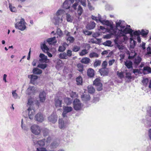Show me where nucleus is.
Wrapping results in <instances>:
<instances>
[{"instance_id": "7ed1b4c3", "label": "nucleus", "mask_w": 151, "mask_h": 151, "mask_svg": "<svg viewBox=\"0 0 151 151\" xmlns=\"http://www.w3.org/2000/svg\"><path fill=\"white\" fill-rule=\"evenodd\" d=\"M26 23L25 22L24 19L22 18L20 21L17 22L15 24V27L21 31L24 30L26 28Z\"/></svg>"}, {"instance_id": "dca6fc26", "label": "nucleus", "mask_w": 151, "mask_h": 151, "mask_svg": "<svg viewBox=\"0 0 151 151\" xmlns=\"http://www.w3.org/2000/svg\"><path fill=\"white\" fill-rule=\"evenodd\" d=\"M107 65V62L106 61H105L103 62L102 64V66L103 68L100 70V73L101 74V75L103 73L104 74H106L107 73V71L105 72H104L105 70H107L106 68Z\"/></svg>"}, {"instance_id": "603ef678", "label": "nucleus", "mask_w": 151, "mask_h": 151, "mask_svg": "<svg viewBox=\"0 0 151 151\" xmlns=\"http://www.w3.org/2000/svg\"><path fill=\"white\" fill-rule=\"evenodd\" d=\"M9 8L10 10L13 12H15L16 11V8L14 6H12V5L9 4Z\"/></svg>"}, {"instance_id": "69168bd1", "label": "nucleus", "mask_w": 151, "mask_h": 151, "mask_svg": "<svg viewBox=\"0 0 151 151\" xmlns=\"http://www.w3.org/2000/svg\"><path fill=\"white\" fill-rule=\"evenodd\" d=\"M67 41H68L70 42H73L74 40V38L72 37H69L67 39Z\"/></svg>"}, {"instance_id": "6e6d98bb", "label": "nucleus", "mask_w": 151, "mask_h": 151, "mask_svg": "<svg viewBox=\"0 0 151 151\" xmlns=\"http://www.w3.org/2000/svg\"><path fill=\"white\" fill-rule=\"evenodd\" d=\"M117 74L118 77L121 79H122L124 77L123 73V72H119V71H117Z\"/></svg>"}, {"instance_id": "58836bf2", "label": "nucleus", "mask_w": 151, "mask_h": 151, "mask_svg": "<svg viewBox=\"0 0 151 151\" xmlns=\"http://www.w3.org/2000/svg\"><path fill=\"white\" fill-rule=\"evenodd\" d=\"M88 92L90 93H94L95 91V88L92 86H88Z\"/></svg>"}, {"instance_id": "0e129e2a", "label": "nucleus", "mask_w": 151, "mask_h": 151, "mask_svg": "<svg viewBox=\"0 0 151 151\" xmlns=\"http://www.w3.org/2000/svg\"><path fill=\"white\" fill-rule=\"evenodd\" d=\"M100 40L98 39L95 38L93 40H92V42L93 43L98 44L100 42Z\"/></svg>"}, {"instance_id": "79ce46f5", "label": "nucleus", "mask_w": 151, "mask_h": 151, "mask_svg": "<svg viewBox=\"0 0 151 151\" xmlns=\"http://www.w3.org/2000/svg\"><path fill=\"white\" fill-rule=\"evenodd\" d=\"M34 99L32 97L29 98L28 100L27 105L31 106L33 104Z\"/></svg>"}, {"instance_id": "4468645a", "label": "nucleus", "mask_w": 151, "mask_h": 151, "mask_svg": "<svg viewBox=\"0 0 151 151\" xmlns=\"http://www.w3.org/2000/svg\"><path fill=\"white\" fill-rule=\"evenodd\" d=\"M132 60L135 66L136 67H137L140 63L142 60V58L139 56H136L133 58Z\"/></svg>"}, {"instance_id": "5fc2aeb1", "label": "nucleus", "mask_w": 151, "mask_h": 151, "mask_svg": "<svg viewBox=\"0 0 151 151\" xmlns=\"http://www.w3.org/2000/svg\"><path fill=\"white\" fill-rule=\"evenodd\" d=\"M21 127L22 128V129L24 130H27V128L25 126V124H23V120L22 119L21 120Z\"/></svg>"}, {"instance_id": "423d86ee", "label": "nucleus", "mask_w": 151, "mask_h": 151, "mask_svg": "<svg viewBox=\"0 0 151 151\" xmlns=\"http://www.w3.org/2000/svg\"><path fill=\"white\" fill-rule=\"evenodd\" d=\"M73 105L74 108L75 110H80L81 108V103L80 101L77 99L74 101Z\"/></svg>"}, {"instance_id": "39448f33", "label": "nucleus", "mask_w": 151, "mask_h": 151, "mask_svg": "<svg viewBox=\"0 0 151 151\" xmlns=\"http://www.w3.org/2000/svg\"><path fill=\"white\" fill-rule=\"evenodd\" d=\"M116 27H114L113 26L114 29H115L116 28L119 29L118 28L120 29H124L125 27V22L124 21H121V20H117L116 22Z\"/></svg>"}, {"instance_id": "338daca9", "label": "nucleus", "mask_w": 151, "mask_h": 151, "mask_svg": "<svg viewBox=\"0 0 151 151\" xmlns=\"http://www.w3.org/2000/svg\"><path fill=\"white\" fill-rule=\"evenodd\" d=\"M36 151H47L45 148H37Z\"/></svg>"}, {"instance_id": "f8f14e48", "label": "nucleus", "mask_w": 151, "mask_h": 151, "mask_svg": "<svg viewBox=\"0 0 151 151\" xmlns=\"http://www.w3.org/2000/svg\"><path fill=\"white\" fill-rule=\"evenodd\" d=\"M63 111L62 115L64 117L67 116L66 114L73 110V108L71 106H64L63 107Z\"/></svg>"}, {"instance_id": "052dcab7", "label": "nucleus", "mask_w": 151, "mask_h": 151, "mask_svg": "<svg viewBox=\"0 0 151 151\" xmlns=\"http://www.w3.org/2000/svg\"><path fill=\"white\" fill-rule=\"evenodd\" d=\"M56 32L59 36H61L62 35V31L60 28H58L57 29Z\"/></svg>"}, {"instance_id": "bf43d9fd", "label": "nucleus", "mask_w": 151, "mask_h": 151, "mask_svg": "<svg viewBox=\"0 0 151 151\" xmlns=\"http://www.w3.org/2000/svg\"><path fill=\"white\" fill-rule=\"evenodd\" d=\"M49 132V130L47 129H45L43 130V135L44 136H46Z\"/></svg>"}, {"instance_id": "4be33fe9", "label": "nucleus", "mask_w": 151, "mask_h": 151, "mask_svg": "<svg viewBox=\"0 0 151 151\" xmlns=\"http://www.w3.org/2000/svg\"><path fill=\"white\" fill-rule=\"evenodd\" d=\"M47 42L49 44L52 45H55L57 42V41L55 40V37L47 39Z\"/></svg>"}, {"instance_id": "13d9d810", "label": "nucleus", "mask_w": 151, "mask_h": 151, "mask_svg": "<svg viewBox=\"0 0 151 151\" xmlns=\"http://www.w3.org/2000/svg\"><path fill=\"white\" fill-rule=\"evenodd\" d=\"M51 140L52 138L51 137H48L47 138L46 141V145H49L50 144Z\"/></svg>"}, {"instance_id": "cd10ccee", "label": "nucleus", "mask_w": 151, "mask_h": 151, "mask_svg": "<svg viewBox=\"0 0 151 151\" xmlns=\"http://www.w3.org/2000/svg\"><path fill=\"white\" fill-rule=\"evenodd\" d=\"M62 101L59 99H55V105L56 107H60L62 106Z\"/></svg>"}, {"instance_id": "49530a36", "label": "nucleus", "mask_w": 151, "mask_h": 151, "mask_svg": "<svg viewBox=\"0 0 151 151\" xmlns=\"http://www.w3.org/2000/svg\"><path fill=\"white\" fill-rule=\"evenodd\" d=\"M16 90L13 91L12 92V95L13 97L15 99L17 98H20V97L18 95L17 93H16Z\"/></svg>"}, {"instance_id": "774afa93", "label": "nucleus", "mask_w": 151, "mask_h": 151, "mask_svg": "<svg viewBox=\"0 0 151 151\" xmlns=\"http://www.w3.org/2000/svg\"><path fill=\"white\" fill-rule=\"evenodd\" d=\"M116 47H118L119 49L121 50H122L124 48V46L122 45H119L117 44L116 45Z\"/></svg>"}, {"instance_id": "c756f323", "label": "nucleus", "mask_w": 151, "mask_h": 151, "mask_svg": "<svg viewBox=\"0 0 151 151\" xmlns=\"http://www.w3.org/2000/svg\"><path fill=\"white\" fill-rule=\"evenodd\" d=\"M39 146L42 147L44 146L46 144V141L45 139H43L38 141L36 144Z\"/></svg>"}, {"instance_id": "6e6552de", "label": "nucleus", "mask_w": 151, "mask_h": 151, "mask_svg": "<svg viewBox=\"0 0 151 151\" xmlns=\"http://www.w3.org/2000/svg\"><path fill=\"white\" fill-rule=\"evenodd\" d=\"M37 92L36 88L33 86H29L27 90L26 93L28 95H34Z\"/></svg>"}, {"instance_id": "473e14b6", "label": "nucleus", "mask_w": 151, "mask_h": 151, "mask_svg": "<svg viewBox=\"0 0 151 151\" xmlns=\"http://www.w3.org/2000/svg\"><path fill=\"white\" fill-rule=\"evenodd\" d=\"M146 72L147 73H151V68L148 66L144 67L143 69V72L145 74Z\"/></svg>"}, {"instance_id": "bb28decb", "label": "nucleus", "mask_w": 151, "mask_h": 151, "mask_svg": "<svg viewBox=\"0 0 151 151\" xmlns=\"http://www.w3.org/2000/svg\"><path fill=\"white\" fill-rule=\"evenodd\" d=\"M32 72L34 74L39 75L42 73V70L36 68L33 69Z\"/></svg>"}, {"instance_id": "e433bc0d", "label": "nucleus", "mask_w": 151, "mask_h": 151, "mask_svg": "<svg viewBox=\"0 0 151 151\" xmlns=\"http://www.w3.org/2000/svg\"><path fill=\"white\" fill-rule=\"evenodd\" d=\"M59 57L62 59H67L68 58L67 54L65 52L60 53L59 55Z\"/></svg>"}, {"instance_id": "a19ab883", "label": "nucleus", "mask_w": 151, "mask_h": 151, "mask_svg": "<svg viewBox=\"0 0 151 151\" xmlns=\"http://www.w3.org/2000/svg\"><path fill=\"white\" fill-rule=\"evenodd\" d=\"M149 32V31L146 29H142L141 31V35L144 37L146 36L148 34Z\"/></svg>"}, {"instance_id": "de8ad7c7", "label": "nucleus", "mask_w": 151, "mask_h": 151, "mask_svg": "<svg viewBox=\"0 0 151 151\" xmlns=\"http://www.w3.org/2000/svg\"><path fill=\"white\" fill-rule=\"evenodd\" d=\"M101 63V60H96L94 63V66L95 67H96L97 66L100 65Z\"/></svg>"}, {"instance_id": "9b49d317", "label": "nucleus", "mask_w": 151, "mask_h": 151, "mask_svg": "<svg viewBox=\"0 0 151 151\" xmlns=\"http://www.w3.org/2000/svg\"><path fill=\"white\" fill-rule=\"evenodd\" d=\"M35 118L36 121L39 122H42L44 120V116L40 112L35 115Z\"/></svg>"}, {"instance_id": "1a4fd4ad", "label": "nucleus", "mask_w": 151, "mask_h": 151, "mask_svg": "<svg viewBox=\"0 0 151 151\" xmlns=\"http://www.w3.org/2000/svg\"><path fill=\"white\" fill-rule=\"evenodd\" d=\"M27 110L28 112L29 118H27V119H29L31 120L32 119L35 114V110L32 108V106H29Z\"/></svg>"}, {"instance_id": "a878e982", "label": "nucleus", "mask_w": 151, "mask_h": 151, "mask_svg": "<svg viewBox=\"0 0 151 151\" xmlns=\"http://www.w3.org/2000/svg\"><path fill=\"white\" fill-rule=\"evenodd\" d=\"M77 15L79 16H80L83 13V10L81 7V6L80 5H79L78 6L77 9Z\"/></svg>"}, {"instance_id": "ddd939ff", "label": "nucleus", "mask_w": 151, "mask_h": 151, "mask_svg": "<svg viewBox=\"0 0 151 151\" xmlns=\"http://www.w3.org/2000/svg\"><path fill=\"white\" fill-rule=\"evenodd\" d=\"M58 122L59 127L61 129H64L67 127V122L66 121H64L62 119H59Z\"/></svg>"}, {"instance_id": "b1692460", "label": "nucleus", "mask_w": 151, "mask_h": 151, "mask_svg": "<svg viewBox=\"0 0 151 151\" xmlns=\"http://www.w3.org/2000/svg\"><path fill=\"white\" fill-rule=\"evenodd\" d=\"M81 98L83 101H86L90 100V97L88 94H85L81 96Z\"/></svg>"}, {"instance_id": "f704fd0d", "label": "nucleus", "mask_w": 151, "mask_h": 151, "mask_svg": "<svg viewBox=\"0 0 151 151\" xmlns=\"http://www.w3.org/2000/svg\"><path fill=\"white\" fill-rule=\"evenodd\" d=\"M64 101L67 105H69L72 103V100L70 98L66 97L64 99Z\"/></svg>"}, {"instance_id": "9d476101", "label": "nucleus", "mask_w": 151, "mask_h": 151, "mask_svg": "<svg viewBox=\"0 0 151 151\" xmlns=\"http://www.w3.org/2000/svg\"><path fill=\"white\" fill-rule=\"evenodd\" d=\"M63 16L60 18V17L55 15L52 20V22L55 25H59L60 23H62L63 19Z\"/></svg>"}, {"instance_id": "7c9ffc66", "label": "nucleus", "mask_w": 151, "mask_h": 151, "mask_svg": "<svg viewBox=\"0 0 151 151\" xmlns=\"http://www.w3.org/2000/svg\"><path fill=\"white\" fill-rule=\"evenodd\" d=\"M87 74L89 77H93L94 75V70L91 68L88 69L87 71Z\"/></svg>"}, {"instance_id": "3c124183", "label": "nucleus", "mask_w": 151, "mask_h": 151, "mask_svg": "<svg viewBox=\"0 0 151 151\" xmlns=\"http://www.w3.org/2000/svg\"><path fill=\"white\" fill-rule=\"evenodd\" d=\"M80 49V47L75 45L73 46L72 50L73 51L75 52L78 51Z\"/></svg>"}, {"instance_id": "f257e3e1", "label": "nucleus", "mask_w": 151, "mask_h": 151, "mask_svg": "<svg viewBox=\"0 0 151 151\" xmlns=\"http://www.w3.org/2000/svg\"><path fill=\"white\" fill-rule=\"evenodd\" d=\"M91 17L92 19L95 20L97 22H100L103 24L108 26L107 28H105L103 26H100L99 30L101 32L104 33L106 32H108L112 35L119 37L118 38V39L120 38L122 42H124L128 39V37L125 36L127 34H129L131 36L132 35L133 30L129 28L126 27L123 30L116 28L114 30L113 27V22L111 21L106 20V16L102 17L100 14H98V17L92 15Z\"/></svg>"}, {"instance_id": "393cba45", "label": "nucleus", "mask_w": 151, "mask_h": 151, "mask_svg": "<svg viewBox=\"0 0 151 151\" xmlns=\"http://www.w3.org/2000/svg\"><path fill=\"white\" fill-rule=\"evenodd\" d=\"M127 54L129 55L128 58L131 59H132L133 58L136 56V54L133 50L130 53L129 51H127Z\"/></svg>"}, {"instance_id": "f03ea898", "label": "nucleus", "mask_w": 151, "mask_h": 151, "mask_svg": "<svg viewBox=\"0 0 151 151\" xmlns=\"http://www.w3.org/2000/svg\"><path fill=\"white\" fill-rule=\"evenodd\" d=\"M76 2L74 3L72 6H70V11L71 12H74L76 10L77 7L78 5V3L80 2L83 6L86 7V0H75Z\"/></svg>"}, {"instance_id": "864d4df0", "label": "nucleus", "mask_w": 151, "mask_h": 151, "mask_svg": "<svg viewBox=\"0 0 151 151\" xmlns=\"http://www.w3.org/2000/svg\"><path fill=\"white\" fill-rule=\"evenodd\" d=\"M47 66V65L46 64H39L37 65V67L40 68L41 69H44Z\"/></svg>"}, {"instance_id": "20e7f679", "label": "nucleus", "mask_w": 151, "mask_h": 151, "mask_svg": "<svg viewBox=\"0 0 151 151\" xmlns=\"http://www.w3.org/2000/svg\"><path fill=\"white\" fill-rule=\"evenodd\" d=\"M30 129L31 132L33 134L36 135L39 134L41 132L40 127L37 124L32 125L31 126Z\"/></svg>"}, {"instance_id": "4d7b16f0", "label": "nucleus", "mask_w": 151, "mask_h": 151, "mask_svg": "<svg viewBox=\"0 0 151 151\" xmlns=\"http://www.w3.org/2000/svg\"><path fill=\"white\" fill-rule=\"evenodd\" d=\"M77 67L78 68V70L80 72H82L83 70V66L81 64H78L77 65Z\"/></svg>"}, {"instance_id": "09e8293b", "label": "nucleus", "mask_w": 151, "mask_h": 151, "mask_svg": "<svg viewBox=\"0 0 151 151\" xmlns=\"http://www.w3.org/2000/svg\"><path fill=\"white\" fill-rule=\"evenodd\" d=\"M141 31L139 30L138 31H135L132 33V36H131L132 37L133 36V35L136 36L137 37L138 36H139L141 35Z\"/></svg>"}, {"instance_id": "412c9836", "label": "nucleus", "mask_w": 151, "mask_h": 151, "mask_svg": "<svg viewBox=\"0 0 151 151\" xmlns=\"http://www.w3.org/2000/svg\"><path fill=\"white\" fill-rule=\"evenodd\" d=\"M41 47L42 51L45 53L49 50V48L46 45L45 41L41 44Z\"/></svg>"}, {"instance_id": "c9c22d12", "label": "nucleus", "mask_w": 151, "mask_h": 151, "mask_svg": "<svg viewBox=\"0 0 151 151\" xmlns=\"http://www.w3.org/2000/svg\"><path fill=\"white\" fill-rule=\"evenodd\" d=\"M90 61V59L89 58H83L81 60V62L85 64H87Z\"/></svg>"}, {"instance_id": "2f4dec72", "label": "nucleus", "mask_w": 151, "mask_h": 151, "mask_svg": "<svg viewBox=\"0 0 151 151\" xmlns=\"http://www.w3.org/2000/svg\"><path fill=\"white\" fill-rule=\"evenodd\" d=\"M67 45V44L66 43H63L62 46L59 47L58 51L60 52H63L65 49V46Z\"/></svg>"}, {"instance_id": "a18cd8bd", "label": "nucleus", "mask_w": 151, "mask_h": 151, "mask_svg": "<svg viewBox=\"0 0 151 151\" xmlns=\"http://www.w3.org/2000/svg\"><path fill=\"white\" fill-rule=\"evenodd\" d=\"M88 53V51L86 49H84L82 50L81 52H79V55L81 56H83Z\"/></svg>"}, {"instance_id": "0eeeda50", "label": "nucleus", "mask_w": 151, "mask_h": 151, "mask_svg": "<svg viewBox=\"0 0 151 151\" xmlns=\"http://www.w3.org/2000/svg\"><path fill=\"white\" fill-rule=\"evenodd\" d=\"M93 84L96 86L97 90L100 91L102 89V85L99 78H97L93 82Z\"/></svg>"}, {"instance_id": "6ab92c4d", "label": "nucleus", "mask_w": 151, "mask_h": 151, "mask_svg": "<svg viewBox=\"0 0 151 151\" xmlns=\"http://www.w3.org/2000/svg\"><path fill=\"white\" fill-rule=\"evenodd\" d=\"M40 101L41 102H43L46 99V94L45 92L42 91L40 92L39 95Z\"/></svg>"}, {"instance_id": "aec40b11", "label": "nucleus", "mask_w": 151, "mask_h": 151, "mask_svg": "<svg viewBox=\"0 0 151 151\" xmlns=\"http://www.w3.org/2000/svg\"><path fill=\"white\" fill-rule=\"evenodd\" d=\"M28 77L30 79V83L34 84L35 81L38 78V76H37L34 75H29Z\"/></svg>"}, {"instance_id": "37998d69", "label": "nucleus", "mask_w": 151, "mask_h": 151, "mask_svg": "<svg viewBox=\"0 0 151 151\" xmlns=\"http://www.w3.org/2000/svg\"><path fill=\"white\" fill-rule=\"evenodd\" d=\"M89 56L90 58H98L99 56V55L95 52H92L90 53Z\"/></svg>"}, {"instance_id": "ea45409f", "label": "nucleus", "mask_w": 151, "mask_h": 151, "mask_svg": "<svg viewBox=\"0 0 151 151\" xmlns=\"http://www.w3.org/2000/svg\"><path fill=\"white\" fill-rule=\"evenodd\" d=\"M130 48H133L134 47L135 45V41L134 40L132 37L130 38Z\"/></svg>"}, {"instance_id": "c03bdc74", "label": "nucleus", "mask_w": 151, "mask_h": 151, "mask_svg": "<svg viewBox=\"0 0 151 151\" xmlns=\"http://www.w3.org/2000/svg\"><path fill=\"white\" fill-rule=\"evenodd\" d=\"M77 84L78 85H81L82 83V80L81 77L78 76L76 79Z\"/></svg>"}, {"instance_id": "72a5a7b5", "label": "nucleus", "mask_w": 151, "mask_h": 151, "mask_svg": "<svg viewBox=\"0 0 151 151\" xmlns=\"http://www.w3.org/2000/svg\"><path fill=\"white\" fill-rule=\"evenodd\" d=\"M65 12V11L63 9H59L56 13V15L59 16L62 14H64Z\"/></svg>"}, {"instance_id": "a211bd4d", "label": "nucleus", "mask_w": 151, "mask_h": 151, "mask_svg": "<svg viewBox=\"0 0 151 151\" xmlns=\"http://www.w3.org/2000/svg\"><path fill=\"white\" fill-rule=\"evenodd\" d=\"M62 7L63 8L66 9H69L70 7V4L69 3V1L68 0H66L63 2Z\"/></svg>"}, {"instance_id": "c85d7f7f", "label": "nucleus", "mask_w": 151, "mask_h": 151, "mask_svg": "<svg viewBox=\"0 0 151 151\" xmlns=\"http://www.w3.org/2000/svg\"><path fill=\"white\" fill-rule=\"evenodd\" d=\"M66 15V18L67 21L68 22H72L73 20V17L68 13H67Z\"/></svg>"}, {"instance_id": "680f3d73", "label": "nucleus", "mask_w": 151, "mask_h": 151, "mask_svg": "<svg viewBox=\"0 0 151 151\" xmlns=\"http://www.w3.org/2000/svg\"><path fill=\"white\" fill-rule=\"evenodd\" d=\"M67 55L68 57H70L72 55V51L70 50H68L67 52Z\"/></svg>"}, {"instance_id": "2eb2a0df", "label": "nucleus", "mask_w": 151, "mask_h": 151, "mask_svg": "<svg viewBox=\"0 0 151 151\" xmlns=\"http://www.w3.org/2000/svg\"><path fill=\"white\" fill-rule=\"evenodd\" d=\"M39 57L40 58L39 60V61L40 62L47 63L49 61V60L47 58V56L42 53L40 54Z\"/></svg>"}, {"instance_id": "5701e85b", "label": "nucleus", "mask_w": 151, "mask_h": 151, "mask_svg": "<svg viewBox=\"0 0 151 151\" xmlns=\"http://www.w3.org/2000/svg\"><path fill=\"white\" fill-rule=\"evenodd\" d=\"M96 23L93 22H90L86 26V28L88 29H93L96 26Z\"/></svg>"}, {"instance_id": "f3484780", "label": "nucleus", "mask_w": 151, "mask_h": 151, "mask_svg": "<svg viewBox=\"0 0 151 151\" xmlns=\"http://www.w3.org/2000/svg\"><path fill=\"white\" fill-rule=\"evenodd\" d=\"M49 120L53 123H55L57 121V117L56 113H53L48 117Z\"/></svg>"}, {"instance_id": "e2e57ef3", "label": "nucleus", "mask_w": 151, "mask_h": 151, "mask_svg": "<svg viewBox=\"0 0 151 151\" xmlns=\"http://www.w3.org/2000/svg\"><path fill=\"white\" fill-rule=\"evenodd\" d=\"M109 52V50H105L101 52V54L102 56H105L107 55Z\"/></svg>"}, {"instance_id": "8fccbe9b", "label": "nucleus", "mask_w": 151, "mask_h": 151, "mask_svg": "<svg viewBox=\"0 0 151 151\" xmlns=\"http://www.w3.org/2000/svg\"><path fill=\"white\" fill-rule=\"evenodd\" d=\"M70 97L72 98H76L77 96V95L76 92L72 91L70 92Z\"/></svg>"}, {"instance_id": "4c0bfd02", "label": "nucleus", "mask_w": 151, "mask_h": 151, "mask_svg": "<svg viewBox=\"0 0 151 151\" xmlns=\"http://www.w3.org/2000/svg\"><path fill=\"white\" fill-rule=\"evenodd\" d=\"M125 65L128 68H130L132 67V62L129 61H127L125 63Z\"/></svg>"}]
</instances>
